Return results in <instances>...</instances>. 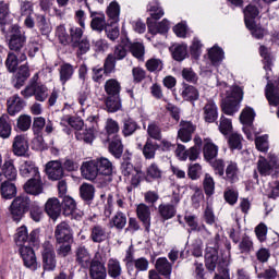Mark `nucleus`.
<instances>
[{
    "label": "nucleus",
    "mask_w": 279,
    "mask_h": 279,
    "mask_svg": "<svg viewBox=\"0 0 279 279\" xmlns=\"http://www.w3.org/2000/svg\"><path fill=\"white\" fill-rule=\"evenodd\" d=\"M225 92L221 93L222 97V112L232 117L241 108V101H243V88L239 86L225 87Z\"/></svg>",
    "instance_id": "1"
},
{
    "label": "nucleus",
    "mask_w": 279,
    "mask_h": 279,
    "mask_svg": "<svg viewBox=\"0 0 279 279\" xmlns=\"http://www.w3.org/2000/svg\"><path fill=\"white\" fill-rule=\"evenodd\" d=\"M257 171L265 177L271 175L274 171L278 173L279 157L274 153H269L267 158L259 156L257 160Z\"/></svg>",
    "instance_id": "2"
},
{
    "label": "nucleus",
    "mask_w": 279,
    "mask_h": 279,
    "mask_svg": "<svg viewBox=\"0 0 279 279\" xmlns=\"http://www.w3.org/2000/svg\"><path fill=\"white\" fill-rule=\"evenodd\" d=\"M29 206H32V201L27 196L15 197L10 206V215L13 221H21L25 217V213L29 210Z\"/></svg>",
    "instance_id": "3"
},
{
    "label": "nucleus",
    "mask_w": 279,
    "mask_h": 279,
    "mask_svg": "<svg viewBox=\"0 0 279 279\" xmlns=\"http://www.w3.org/2000/svg\"><path fill=\"white\" fill-rule=\"evenodd\" d=\"M54 238L57 243H72L73 230L66 222H61L56 227Z\"/></svg>",
    "instance_id": "4"
},
{
    "label": "nucleus",
    "mask_w": 279,
    "mask_h": 279,
    "mask_svg": "<svg viewBox=\"0 0 279 279\" xmlns=\"http://www.w3.org/2000/svg\"><path fill=\"white\" fill-rule=\"evenodd\" d=\"M45 171L48 178L53 182L64 178V168L62 167V162H60V160L48 161L46 163Z\"/></svg>",
    "instance_id": "5"
},
{
    "label": "nucleus",
    "mask_w": 279,
    "mask_h": 279,
    "mask_svg": "<svg viewBox=\"0 0 279 279\" xmlns=\"http://www.w3.org/2000/svg\"><path fill=\"white\" fill-rule=\"evenodd\" d=\"M43 260L46 271H53L56 269V252H53V245L49 243L44 244Z\"/></svg>",
    "instance_id": "6"
},
{
    "label": "nucleus",
    "mask_w": 279,
    "mask_h": 279,
    "mask_svg": "<svg viewBox=\"0 0 279 279\" xmlns=\"http://www.w3.org/2000/svg\"><path fill=\"white\" fill-rule=\"evenodd\" d=\"M136 215L137 219L142 221L145 230L149 232V228L151 227V208L145 203H141L136 207Z\"/></svg>",
    "instance_id": "7"
},
{
    "label": "nucleus",
    "mask_w": 279,
    "mask_h": 279,
    "mask_svg": "<svg viewBox=\"0 0 279 279\" xmlns=\"http://www.w3.org/2000/svg\"><path fill=\"white\" fill-rule=\"evenodd\" d=\"M75 256L77 265L83 269H88L93 265V262L97 260L93 259V256L86 246H80L76 248Z\"/></svg>",
    "instance_id": "8"
},
{
    "label": "nucleus",
    "mask_w": 279,
    "mask_h": 279,
    "mask_svg": "<svg viewBox=\"0 0 279 279\" xmlns=\"http://www.w3.org/2000/svg\"><path fill=\"white\" fill-rule=\"evenodd\" d=\"M20 175L22 178H38L40 177V171L38 170V167H36V163L32 160H23L20 163Z\"/></svg>",
    "instance_id": "9"
},
{
    "label": "nucleus",
    "mask_w": 279,
    "mask_h": 279,
    "mask_svg": "<svg viewBox=\"0 0 279 279\" xmlns=\"http://www.w3.org/2000/svg\"><path fill=\"white\" fill-rule=\"evenodd\" d=\"M20 254L25 267H28V269H37L38 262H36V253H34L33 247L22 246L20 248Z\"/></svg>",
    "instance_id": "10"
},
{
    "label": "nucleus",
    "mask_w": 279,
    "mask_h": 279,
    "mask_svg": "<svg viewBox=\"0 0 279 279\" xmlns=\"http://www.w3.org/2000/svg\"><path fill=\"white\" fill-rule=\"evenodd\" d=\"M81 173L85 180H97V177L99 175V171L97 168V161L95 160H89L85 161L81 166Z\"/></svg>",
    "instance_id": "11"
},
{
    "label": "nucleus",
    "mask_w": 279,
    "mask_h": 279,
    "mask_svg": "<svg viewBox=\"0 0 279 279\" xmlns=\"http://www.w3.org/2000/svg\"><path fill=\"white\" fill-rule=\"evenodd\" d=\"M0 173L2 175V182L3 180H8V182H14L19 175V171L16 170V167L14 166V160L9 159L5 160L2 165V168H0Z\"/></svg>",
    "instance_id": "12"
},
{
    "label": "nucleus",
    "mask_w": 279,
    "mask_h": 279,
    "mask_svg": "<svg viewBox=\"0 0 279 279\" xmlns=\"http://www.w3.org/2000/svg\"><path fill=\"white\" fill-rule=\"evenodd\" d=\"M13 29L15 33L11 35L9 49H11V51H20V49H23L26 38L25 35H23L19 29V26H13Z\"/></svg>",
    "instance_id": "13"
},
{
    "label": "nucleus",
    "mask_w": 279,
    "mask_h": 279,
    "mask_svg": "<svg viewBox=\"0 0 279 279\" xmlns=\"http://www.w3.org/2000/svg\"><path fill=\"white\" fill-rule=\"evenodd\" d=\"M180 125L181 128L178 132V138H180L182 143L191 142L193 133L195 132V125L189 121H181Z\"/></svg>",
    "instance_id": "14"
},
{
    "label": "nucleus",
    "mask_w": 279,
    "mask_h": 279,
    "mask_svg": "<svg viewBox=\"0 0 279 279\" xmlns=\"http://www.w3.org/2000/svg\"><path fill=\"white\" fill-rule=\"evenodd\" d=\"M24 191L28 195H40L43 193V181L40 177H33L24 184Z\"/></svg>",
    "instance_id": "15"
},
{
    "label": "nucleus",
    "mask_w": 279,
    "mask_h": 279,
    "mask_svg": "<svg viewBox=\"0 0 279 279\" xmlns=\"http://www.w3.org/2000/svg\"><path fill=\"white\" fill-rule=\"evenodd\" d=\"M45 210L51 219H58V217H60V213H62V205L57 197H52L46 202Z\"/></svg>",
    "instance_id": "16"
},
{
    "label": "nucleus",
    "mask_w": 279,
    "mask_h": 279,
    "mask_svg": "<svg viewBox=\"0 0 279 279\" xmlns=\"http://www.w3.org/2000/svg\"><path fill=\"white\" fill-rule=\"evenodd\" d=\"M96 167L98 169V175H105L109 178L114 171V166L111 160L105 157L96 159Z\"/></svg>",
    "instance_id": "17"
},
{
    "label": "nucleus",
    "mask_w": 279,
    "mask_h": 279,
    "mask_svg": "<svg viewBox=\"0 0 279 279\" xmlns=\"http://www.w3.org/2000/svg\"><path fill=\"white\" fill-rule=\"evenodd\" d=\"M155 269L165 276V278H171V271H173V265L167 259V257H159L155 263Z\"/></svg>",
    "instance_id": "18"
},
{
    "label": "nucleus",
    "mask_w": 279,
    "mask_h": 279,
    "mask_svg": "<svg viewBox=\"0 0 279 279\" xmlns=\"http://www.w3.org/2000/svg\"><path fill=\"white\" fill-rule=\"evenodd\" d=\"M148 32L156 36V34H167L169 32V20L163 19L161 22L156 23L149 17L147 19Z\"/></svg>",
    "instance_id": "19"
},
{
    "label": "nucleus",
    "mask_w": 279,
    "mask_h": 279,
    "mask_svg": "<svg viewBox=\"0 0 279 279\" xmlns=\"http://www.w3.org/2000/svg\"><path fill=\"white\" fill-rule=\"evenodd\" d=\"M88 269H89V276L92 279L108 278V272L106 271V266L98 259L94 260Z\"/></svg>",
    "instance_id": "20"
},
{
    "label": "nucleus",
    "mask_w": 279,
    "mask_h": 279,
    "mask_svg": "<svg viewBox=\"0 0 279 279\" xmlns=\"http://www.w3.org/2000/svg\"><path fill=\"white\" fill-rule=\"evenodd\" d=\"M12 147L15 156H25V154H27V149H29V144H27L25 136L16 135L14 137Z\"/></svg>",
    "instance_id": "21"
},
{
    "label": "nucleus",
    "mask_w": 279,
    "mask_h": 279,
    "mask_svg": "<svg viewBox=\"0 0 279 279\" xmlns=\"http://www.w3.org/2000/svg\"><path fill=\"white\" fill-rule=\"evenodd\" d=\"M123 174L128 178L131 177V182L135 186L141 184V180H143V170L138 168H134L131 163H126L123 169Z\"/></svg>",
    "instance_id": "22"
},
{
    "label": "nucleus",
    "mask_w": 279,
    "mask_h": 279,
    "mask_svg": "<svg viewBox=\"0 0 279 279\" xmlns=\"http://www.w3.org/2000/svg\"><path fill=\"white\" fill-rule=\"evenodd\" d=\"M203 154H204L205 160H213L217 158V155L219 154V147L215 145V143H213V140L205 138Z\"/></svg>",
    "instance_id": "23"
},
{
    "label": "nucleus",
    "mask_w": 279,
    "mask_h": 279,
    "mask_svg": "<svg viewBox=\"0 0 279 279\" xmlns=\"http://www.w3.org/2000/svg\"><path fill=\"white\" fill-rule=\"evenodd\" d=\"M109 141V151L114 156V158H121L123 155V143L121 142V136L116 135L113 137H108Z\"/></svg>",
    "instance_id": "24"
},
{
    "label": "nucleus",
    "mask_w": 279,
    "mask_h": 279,
    "mask_svg": "<svg viewBox=\"0 0 279 279\" xmlns=\"http://www.w3.org/2000/svg\"><path fill=\"white\" fill-rule=\"evenodd\" d=\"M258 14H260V12L258 11V8H256V5L254 4H248L244 9V21L247 29H254V19H256Z\"/></svg>",
    "instance_id": "25"
},
{
    "label": "nucleus",
    "mask_w": 279,
    "mask_h": 279,
    "mask_svg": "<svg viewBox=\"0 0 279 279\" xmlns=\"http://www.w3.org/2000/svg\"><path fill=\"white\" fill-rule=\"evenodd\" d=\"M7 106L9 114L14 117L16 112H21L23 110L24 102L19 95H14L8 99Z\"/></svg>",
    "instance_id": "26"
},
{
    "label": "nucleus",
    "mask_w": 279,
    "mask_h": 279,
    "mask_svg": "<svg viewBox=\"0 0 279 279\" xmlns=\"http://www.w3.org/2000/svg\"><path fill=\"white\" fill-rule=\"evenodd\" d=\"M107 271L110 278L119 279L121 274H123V268L121 267V262L117 258H110L107 263Z\"/></svg>",
    "instance_id": "27"
},
{
    "label": "nucleus",
    "mask_w": 279,
    "mask_h": 279,
    "mask_svg": "<svg viewBox=\"0 0 279 279\" xmlns=\"http://www.w3.org/2000/svg\"><path fill=\"white\" fill-rule=\"evenodd\" d=\"M12 136V121L10 116L2 114L0 117V138H10Z\"/></svg>",
    "instance_id": "28"
},
{
    "label": "nucleus",
    "mask_w": 279,
    "mask_h": 279,
    "mask_svg": "<svg viewBox=\"0 0 279 279\" xmlns=\"http://www.w3.org/2000/svg\"><path fill=\"white\" fill-rule=\"evenodd\" d=\"M217 260H219L218 253L215 247H207L205 253V265L209 271H215L217 267Z\"/></svg>",
    "instance_id": "29"
},
{
    "label": "nucleus",
    "mask_w": 279,
    "mask_h": 279,
    "mask_svg": "<svg viewBox=\"0 0 279 279\" xmlns=\"http://www.w3.org/2000/svg\"><path fill=\"white\" fill-rule=\"evenodd\" d=\"M105 93L108 97H119L121 94V83L117 78H109L105 83Z\"/></svg>",
    "instance_id": "30"
},
{
    "label": "nucleus",
    "mask_w": 279,
    "mask_h": 279,
    "mask_svg": "<svg viewBox=\"0 0 279 279\" xmlns=\"http://www.w3.org/2000/svg\"><path fill=\"white\" fill-rule=\"evenodd\" d=\"M147 12H149L150 20L160 21L165 16V10L160 7V2L153 0L148 3Z\"/></svg>",
    "instance_id": "31"
},
{
    "label": "nucleus",
    "mask_w": 279,
    "mask_h": 279,
    "mask_svg": "<svg viewBox=\"0 0 279 279\" xmlns=\"http://www.w3.org/2000/svg\"><path fill=\"white\" fill-rule=\"evenodd\" d=\"M156 151H158V144L148 137L142 150L144 158L146 160H154L156 158Z\"/></svg>",
    "instance_id": "32"
},
{
    "label": "nucleus",
    "mask_w": 279,
    "mask_h": 279,
    "mask_svg": "<svg viewBox=\"0 0 279 279\" xmlns=\"http://www.w3.org/2000/svg\"><path fill=\"white\" fill-rule=\"evenodd\" d=\"M217 105L215 102L209 101L204 107V119L206 123H215L217 121Z\"/></svg>",
    "instance_id": "33"
},
{
    "label": "nucleus",
    "mask_w": 279,
    "mask_h": 279,
    "mask_svg": "<svg viewBox=\"0 0 279 279\" xmlns=\"http://www.w3.org/2000/svg\"><path fill=\"white\" fill-rule=\"evenodd\" d=\"M0 193L4 199H12L16 196V185L10 181H3L0 185Z\"/></svg>",
    "instance_id": "34"
},
{
    "label": "nucleus",
    "mask_w": 279,
    "mask_h": 279,
    "mask_svg": "<svg viewBox=\"0 0 279 279\" xmlns=\"http://www.w3.org/2000/svg\"><path fill=\"white\" fill-rule=\"evenodd\" d=\"M120 14H121V7H119V3L111 2L107 9V15H108L110 25H117V23H119Z\"/></svg>",
    "instance_id": "35"
},
{
    "label": "nucleus",
    "mask_w": 279,
    "mask_h": 279,
    "mask_svg": "<svg viewBox=\"0 0 279 279\" xmlns=\"http://www.w3.org/2000/svg\"><path fill=\"white\" fill-rule=\"evenodd\" d=\"M181 96L185 101H197L199 99V90L193 85H184Z\"/></svg>",
    "instance_id": "36"
},
{
    "label": "nucleus",
    "mask_w": 279,
    "mask_h": 279,
    "mask_svg": "<svg viewBox=\"0 0 279 279\" xmlns=\"http://www.w3.org/2000/svg\"><path fill=\"white\" fill-rule=\"evenodd\" d=\"M61 125H70L76 132H82V128H84V121L80 118L65 116L61 119Z\"/></svg>",
    "instance_id": "37"
},
{
    "label": "nucleus",
    "mask_w": 279,
    "mask_h": 279,
    "mask_svg": "<svg viewBox=\"0 0 279 279\" xmlns=\"http://www.w3.org/2000/svg\"><path fill=\"white\" fill-rule=\"evenodd\" d=\"M225 180L231 184L239 181V166L235 162H230L227 166Z\"/></svg>",
    "instance_id": "38"
},
{
    "label": "nucleus",
    "mask_w": 279,
    "mask_h": 279,
    "mask_svg": "<svg viewBox=\"0 0 279 279\" xmlns=\"http://www.w3.org/2000/svg\"><path fill=\"white\" fill-rule=\"evenodd\" d=\"M158 213L161 219L168 221V219H173V217H175V206L171 204H160L158 207Z\"/></svg>",
    "instance_id": "39"
},
{
    "label": "nucleus",
    "mask_w": 279,
    "mask_h": 279,
    "mask_svg": "<svg viewBox=\"0 0 279 279\" xmlns=\"http://www.w3.org/2000/svg\"><path fill=\"white\" fill-rule=\"evenodd\" d=\"M60 73V82L62 84H65L73 77V73H75V69H73V65L71 63H63L60 65L59 69Z\"/></svg>",
    "instance_id": "40"
},
{
    "label": "nucleus",
    "mask_w": 279,
    "mask_h": 279,
    "mask_svg": "<svg viewBox=\"0 0 279 279\" xmlns=\"http://www.w3.org/2000/svg\"><path fill=\"white\" fill-rule=\"evenodd\" d=\"M254 117H256L254 109L245 107L240 114V121L243 125H247V128H250L252 123H254Z\"/></svg>",
    "instance_id": "41"
},
{
    "label": "nucleus",
    "mask_w": 279,
    "mask_h": 279,
    "mask_svg": "<svg viewBox=\"0 0 279 279\" xmlns=\"http://www.w3.org/2000/svg\"><path fill=\"white\" fill-rule=\"evenodd\" d=\"M203 189L205 195L210 197L215 195V179L209 173H206L203 179Z\"/></svg>",
    "instance_id": "42"
},
{
    "label": "nucleus",
    "mask_w": 279,
    "mask_h": 279,
    "mask_svg": "<svg viewBox=\"0 0 279 279\" xmlns=\"http://www.w3.org/2000/svg\"><path fill=\"white\" fill-rule=\"evenodd\" d=\"M106 229L101 226H95L92 228L90 239L94 243H102L107 239Z\"/></svg>",
    "instance_id": "43"
},
{
    "label": "nucleus",
    "mask_w": 279,
    "mask_h": 279,
    "mask_svg": "<svg viewBox=\"0 0 279 279\" xmlns=\"http://www.w3.org/2000/svg\"><path fill=\"white\" fill-rule=\"evenodd\" d=\"M119 130V122H117L114 119L108 118L105 124V131L108 135V138L118 136Z\"/></svg>",
    "instance_id": "44"
},
{
    "label": "nucleus",
    "mask_w": 279,
    "mask_h": 279,
    "mask_svg": "<svg viewBox=\"0 0 279 279\" xmlns=\"http://www.w3.org/2000/svg\"><path fill=\"white\" fill-rule=\"evenodd\" d=\"M145 66L149 73H160L165 64L162 63V60L158 58H150L146 61Z\"/></svg>",
    "instance_id": "45"
},
{
    "label": "nucleus",
    "mask_w": 279,
    "mask_h": 279,
    "mask_svg": "<svg viewBox=\"0 0 279 279\" xmlns=\"http://www.w3.org/2000/svg\"><path fill=\"white\" fill-rule=\"evenodd\" d=\"M80 193L82 199L85 202H90L95 197V186L88 183H84L80 187Z\"/></svg>",
    "instance_id": "46"
},
{
    "label": "nucleus",
    "mask_w": 279,
    "mask_h": 279,
    "mask_svg": "<svg viewBox=\"0 0 279 279\" xmlns=\"http://www.w3.org/2000/svg\"><path fill=\"white\" fill-rule=\"evenodd\" d=\"M77 210V204H75V199L70 196H64L63 198V215L65 217H70Z\"/></svg>",
    "instance_id": "47"
},
{
    "label": "nucleus",
    "mask_w": 279,
    "mask_h": 279,
    "mask_svg": "<svg viewBox=\"0 0 279 279\" xmlns=\"http://www.w3.org/2000/svg\"><path fill=\"white\" fill-rule=\"evenodd\" d=\"M106 107L108 112H118V110H121V97L108 96L106 99Z\"/></svg>",
    "instance_id": "48"
},
{
    "label": "nucleus",
    "mask_w": 279,
    "mask_h": 279,
    "mask_svg": "<svg viewBox=\"0 0 279 279\" xmlns=\"http://www.w3.org/2000/svg\"><path fill=\"white\" fill-rule=\"evenodd\" d=\"M16 128L20 132H27L32 128V116L22 114L16 120Z\"/></svg>",
    "instance_id": "49"
},
{
    "label": "nucleus",
    "mask_w": 279,
    "mask_h": 279,
    "mask_svg": "<svg viewBox=\"0 0 279 279\" xmlns=\"http://www.w3.org/2000/svg\"><path fill=\"white\" fill-rule=\"evenodd\" d=\"M29 239V235L27 234V227L23 226L20 227L16 230L14 240L16 245H19L20 247H25V245H23L24 243H27V240Z\"/></svg>",
    "instance_id": "50"
},
{
    "label": "nucleus",
    "mask_w": 279,
    "mask_h": 279,
    "mask_svg": "<svg viewBox=\"0 0 279 279\" xmlns=\"http://www.w3.org/2000/svg\"><path fill=\"white\" fill-rule=\"evenodd\" d=\"M108 25L106 24V15L99 14L94 16L90 23L92 29L95 32H104Z\"/></svg>",
    "instance_id": "51"
},
{
    "label": "nucleus",
    "mask_w": 279,
    "mask_h": 279,
    "mask_svg": "<svg viewBox=\"0 0 279 279\" xmlns=\"http://www.w3.org/2000/svg\"><path fill=\"white\" fill-rule=\"evenodd\" d=\"M162 178V170L156 163H151L146 169V180H160Z\"/></svg>",
    "instance_id": "52"
},
{
    "label": "nucleus",
    "mask_w": 279,
    "mask_h": 279,
    "mask_svg": "<svg viewBox=\"0 0 279 279\" xmlns=\"http://www.w3.org/2000/svg\"><path fill=\"white\" fill-rule=\"evenodd\" d=\"M147 134L149 138H154V141H160L162 138V130L160 125L156 122H151L148 124Z\"/></svg>",
    "instance_id": "53"
},
{
    "label": "nucleus",
    "mask_w": 279,
    "mask_h": 279,
    "mask_svg": "<svg viewBox=\"0 0 279 279\" xmlns=\"http://www.w3.org/2000/svg\"><path fill=\"white\" fill-rule=\"evenodd\" d=\"M5 66L9 73H16V69H19V57L14 52H9Z\"/></svg>",
    "instance_id": "54"
},
{
    "label": "nucleus",
    "mask_w": 279,
    "mask_h": 279,
    "mask_svg": "<svg viewBox=\"0 0 279 279\" xmlns=\"http://www.w3.org/2000/svg\"><path fill=\"white\" fill-rule=\"evenodd\" d=\"M208 56L213 64H219L223 60V50L220 47L214 46L209 49Z\"/></svg>",
    "instance_id": "55"
},
{
    "label": "nucleus",
    "mask_w": 279,
    "mask_h": 279,
    "mask_svg": "<svg viewBox=\"0 0 279 279\" xmlns=\"http://www.w3.org/2000/svg\"><path fill=\"white\" fill-rule=\"evenodd\" d=\"M184 221L190 228V232H199L202 231V228H206L205 226L199 227V223L197 222V217L193 215H185Z\"/></svg>",
    "instance_id": "56"
},
{
    "label": "nucleus",
    "mask_w": 279,
    "mask_h": 279,
    "mask_svg": "<svg viewBox=\"0 0 279 279\" xmlns=\"http://www.w3.org/2000/svg\"><path fill=\"white\" fill-rule=\"evenodd\" d=\"M49 97V88L44 84H35V99L36 101H45Z\"/></svg>",
    "instance_id": "57"
},
{
    "label": "nucleus",
    "mask_w": 279,
    "mask_h": 279,
    "mask_svg": "<svg viewBox=\"0 0 279 279\" xmlns=\"http://www.w3.org/2000/svg\"><path fill=\"white\" fill-rule=\"evenodd\" d=\"M130 51L137 60L145 58V46L142 43H133L130 46Z\"/></svg>",
    "instance_id": "58"
},
{
    "label": "nucleus",
    "mask_w": 279,
    "mask_h": 279,
    "mask_svg": "<svg viewBox=\"0 0 279 279\" xmlns=\"http://www.w3.org/2000/svg\"><path fill=\"white\" fill-rule=\"evenodd\" d=\"M95 131H89L86 129L85 131L75 132V136L77 141H84V143H93L95 141Z\"/></svg>",
    "instance_id": "59"
},
{
    "label": "nucleus",
    "mask_w": 279,
    "mask_h": 279,
    "mask_svg": "<svg viewBox=\"0 0 279 279\" xmlns=\"http://www.w3.org/2000/svg\"><path fill=\"white\" fill-rule=\"evenodd\" d=\"M83 34L84 31L80 27L72 26L70 28V43L72 44V47H77V43L82 40Z\"/></svg>",
    "instance_id": "60"
},
{
    "label": "nucleus",
    "mask_w": 279,
    "mask_h": 279,
    "mask_svg": "<svg viewBox=\"0 0 279 279\" xmlns=\"http://www.w3.org/2000/svg\"><path fill=\"white\" fill-rule=\"evenodd\" d=\"M85 128L89 132H99V116H89L85 120Z\"/></svg>",
    "instance_id": "61"
},
{
    "label": "nucleus",
    "mask_w": 279,
    "mask_h": 279,
    "mask_svg": "<svg viewBox=\"0 0 279 279\" xmlns=\"http://www.w3.org/2000/svg\"><path fill=\"white\" fill-rule=\"evenodd\" d=\"M56 36L61 45H69L71 43V36H69V33H66V27H64V25L57 27Z\"/></svg>",
    "instance_id": "62"
},
{
    "label": "nucleus",
    "mask_w": 279,
    "mask_h": 279,
    "mask_svg": "<svg viewBox=\"0 0 279 279\" xmlns=\"http://www.w3.org/2000/svg\"><path fill=\"white\" fill-rule=\"evenodd\" d=\"M172 58L173 60H177V62H182V60L186 58V45L174 46L172 51Z\"/></svg>",
    "instance_id": "63"
},
{
    "label": "nucleus",
    "mask_w": 279,
    "mask_h": 279,
    "mask_svg": "<svg viewBox=\"0 0 279 279\" xmlns=\"http://www.w3.org/2000/svg\"><path fill=\"white\" fill-rule=\"evenodd\" d=\"M136 130H138V124H136L134 120L129 119L124 121L122 129V134L124 136H132Z\"/></svg>",
    "instance_id": "64"
}]
</instances>
